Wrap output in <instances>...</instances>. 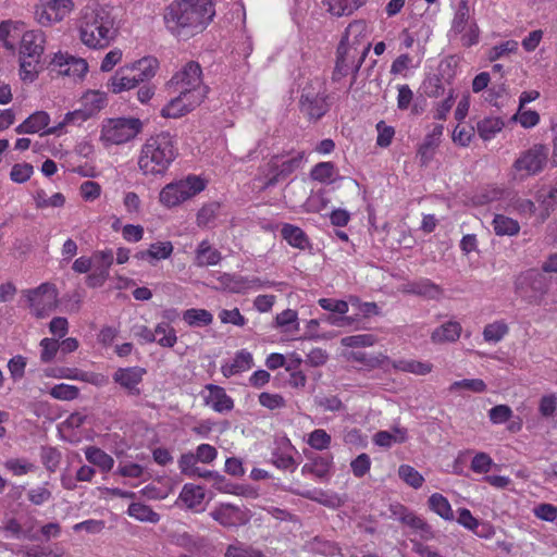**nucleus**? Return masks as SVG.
<instances>
[{"mask_svg": "<svg viewBox=\"0 0 557 557\" xmlns=\"http://www.w3.org/2000/svg\"><path fill=\"white\" fill-rule=\"evenodd\" d=\"M79 38L91 49H104L116 36L115 17L110 9L99 4L85 7L78 20Z\"/></svg>", "mask_w": 557, "mask_h": 557, "instance_id": "f257e3e1", "label": "nucleus"}, {"mask_svg": "<svg viewBox=\"0 0 557 557\" xmlns=\"http://www.w3.org/2000/svg\"><path fill=\"white\" fill-rule=\"evenodd\" d=\"M178 156L177 141L169 132L151 135L141 146L138 168L146 176L166 173Z\"/></svg>", "mask_w": 557, "mask_h": 557, "instance_id": "f03ea898", "label": "nucleus"}, {"mask_svg": "<svg viewBox=\"0 0 557 557\" xmlns=\"http://www.w3.org/2000/svg\"><path fill=\"white\" fill-rule=\"evenodd\" d=\"M214 14V8H205L199 4L195 8L184 0H174L165 8L163 21L172 34L189 37L201 32L212 21Z\"/></svg>", "mask_w": 557, "mask_h": 557, "instance_id": "7ed1b4c3", "label": "nucleus"}, {"mask_svg": "<svg viewBox=\"0 0 557 557\" xmlns=\"http://www.w3.org/2000/svg\"><path fill=\"white\" fill-rule=\"evenodd\" d=\"M169 89L175 94H186L189 98L203 101L209 87L203 84L202 69L196 61L186 62L168 82Z\"/></svg>", "mask_w": 557, "mask_h": 557, "instance_id": "20e7f679", "label": "nucleus"}, {"mask_svg": "<svg viewBox=\"0 0 557 557\" xmlns=\"http://www.w3.org/2000/svg\"><path fill=\"white\" fill-rule=\"evenodd\" d=\"M330 96L324 81L315 77L308 82L299 99V110L310 122L321 120L330 110Z\"/></svg>", "mask_w": 557, "mask_h": 557, "instance_id": "39448f33", "label": "nucleus"}, {"mask_svg": "<svg viewBox=\"0 0 557 557\" xmlns=\"http://www.w3.org/2000/svg\"><path fill=\"white\" fill-rule=\"evenodd\" d=\"M206 188V181L197 175L166 184L159 194V201L166 208L176 207Z\"/></svg>", "mask_w": 557, "mask_h": 557, "instance_id": "423d86ee", "label": "nucleus"}, {"mask_svg": "<svg viewBox=\"0 0 557 557\" xmlns=\"http://www.w3.org/2000/svg\"><path fill=\"white\" fill-rule=\"evenodd\" d=\"M141 129L143 122L139 119H110L103 123L100 138L106 146L122 145L134 139Z\"/></svg>", "mask_w": 557, "mask_h": 557, "instance_id": "0eeeda50", "label": "nucleus"}, {"mask_svg": "<svg viewBox=\"0 0 557 557\" xmlns=\"http://www.w3.org/2000/svg\"><path fill=\"white\" fill-rule=\"evenodd\" d=\"M515 292L529 304H539L548 290V280L536 269H529L517 275Z\"/></svg>", "mask_w": 557, "mask_h": 557, "instance_id": "6e6552de", "label": "nucleus"}, {"mask_svg": "<svg viewBox=\"0 0 557 557\" xmlns=\"http://www.w3.org/2000/svg\"><path fill=\"white\" fill-rule=\"evenodd\" d=\"M25 298L32 313L42 319L48 317L58 305V289L54 284L46 282L36 288L23 290Z\"/></svg>", "mask_w": 557, "mask_h": 557, "instance_id": "1a4fd4ad", "label": "nucleus"}, {"mask_svg": "<svg viewBox=\"0 0 557 557\" xmlns=\"http://www.w3.org/2000/svg\"><path fill=\"white\" fill-rule=\"evenodd\" d=\"M548 160V148L543 144L533 145L515 162L513 169L523 172V176H533L544 170Z\"/></svg>", "mask_w": 557, "mask_h": 557, "instance_id": "9d476101", "label": "nucleus"}, {"mask_svg": "<svg viewBox=\"0 0 557 557\" xmlns=\"http://www.w3.org/2000/svg\"><path fill=\"white\" fill-rule=\"evenodd\" d=\"M73 9L72 0H39L35 18L41 26L61 22Z\"/></svg>", "mask_w": 557, "mask_h": 557, "instance_id": "9b49d317", "label": "nucleus"}, {"mask_svg": "<svg viewBox=\"0 0 557 557\" xmlns=\"http://www.w3.org/2000/svg\"><path fill=\"white\" fill-rule=\"evenodd\" d=\"M146 369L141 367L119 368L112 375V380L129 396H139L141 389L139 387L143 382Z\"/></svg>", "mask_w": 557, "mask_h": 557, "instance_id": "f8f14e48", "label": "nucleus"}, {"mask_svg": "<svg viewBox=\"0 0 557 557\" xmlns=\"http://www.w3.org/2000/svg\"><path fill=\"white\" fill-rule=\"evenodd\" d=\"M53 70L61 75L67 76H83L87 70L88 64L84 59L75 58L69 53H57L51 61Z\"/></svg>", "mask_w": 557, "mask_h": 557, "instance_id": "ddd939ff", "label": "nucleus"}, {"mask_svg": "<svg viewBox=\"0 0 557 557\" xmlns=\"http://www.w3.org/2000/svg\"><path fill=\"white\" fill-rule=\"evenodd\" d=\"M202 102L189 98L186 94H177L161 110V115L166 119H178L191 112Z\"/></svg>", "mask_w": 557, "mask_h": 557, "instance_id": "4468645a", "label": "nucleus"}, {"mask_svg": "<svg viewBox=\"0 0 557 557\" xmlns=\"http://www.w3.org/2000/svg\"><path fill=\"white\" fill-rule=\"evenodd\" d=\"M45 42V34L41 30L25 32L20 42V57L41 58Z\"/></svg>", "mask_w": 557, "mask_h": 557, "instance_id": "2eb2a0df", "label": "nucleus"}, {"mask_svg": "<svg viewBox=\"0 0 557 557\" xmlns=\"http://www.w3.org/2000/svg\"><path fill=\"white\" fill-rule=\"evenodd\" d=\"M213 520L221 525L230 528L246 523L244 512L236 506L223 504L210 512Z\"/></svg>", "mask_w": 557, "mask_h": 557, "instance_id": "dca6fc26", "label": "nucleus"}, {"mask_svg": "<svg viewBox=\"0 0 557 557\" xmlns=\"http://www.w3.org/2000/svg\"><path fill=\"white\" fill-rule=\"evenodd\" d=\"M208 395L205 396V404L219 413L228 412L234 408V400L225 389L214 384L206 386Z\"/></svg>", "mask_w": 557, "mask_h": 557, "instance_id": "f3484780", "label": "nucleus"}, {"mask_svg": "<svg viewBox=\"0 0 557 557\" xmlns=\"http://www.w3.org/2000/svg\"><path fill=\"white\" fill-rule=\"evenodd\" d=\"M332 467L333 457L331 455H314L302 466L301 472L304 474H311L319 480H327L330 478Z\"/></svg>", "mask_w": 557, "mask_h": 557, "instance_id": "a211bd4d", "label": "nucleus"}, {"mask_svg": "<svg viewBox=\"0 0 557 557\" xmlns=\"http://www.w3.org/2000/svg\"><path fill=\"white\" fill-rule=\"evenodd\" d=\"M139 83L129 67H121L109 79L108 88L114 94H120L124 90H129L138 86Z\"/></svg>", "mask_w": 557, "mask_h": 557, "instance_id": "6ab92c4d", "label": "nucleus"}, {"mask_svg": "<svg viewBox=\"0 0 557 557\" xmlns=\"http://www.w3.org/2000/svg\"><path fill=\"white\" fill-rule=\"evenodd\" d=\"M405 293L421 296L428 299H437L443 289L429 278H419L405 285Z\"/></svg>", "mask_w": 557, "mask_h": 557, "instance_id": "aec40b11", "label": "nucleus"}, {"mask_svg": "<svg viewBox=\"0 0 557 557\" xmlns=\"http://www.w3.org/2000/svg\"><path fill=\"white\" fill-rule=\"evenodd\" d=\"M258 181L262 183L261 189L265 190L275 186L280 181L284 180L278 171L276 159H271L259 168Z\"/></svg>", "mask_w": 557, "mask_h": 557, "instance_id": "412c9836", "label": "nucleus"}, {"mask_svg": "<svg viewBox=\"0 0 557 557\" xmlns=\"http://www.w3.org/2000/svg\"><path fill=\"white\" fill-rule=\"evenodd\" d=\"M221 259V252L213 248L208 240H202L195 251V264L197 267L215 265Z\"/></svg>", "mask_w": 557, "mask_h": 557, "instance_id": "4be33fe9", "label": "nucleus"}, {"mask_svg": "<svg viewBox=\"0 0 557 557\" xmlns=\"http://www.w3.org/2000/svg\"><path fill=\"white\" fill-rule=\"evenodd\" d=\"M461 325L456 321H449L436 327L431 334V341L435 344L455 342L460 337Z\"/></svg>", "mask_w": 557, "mask_h": 557, "instance_id": "5701e85b", "label": "nucleus"}, {"mask_svg": "<svg viewBox=\"0 0 557 557\" xmlns=\"http://www.w3.org/2000/svg\"><path fill=\"white\" fill-rule=\"evenodd\" d=\"M281 236L290 246L305 250L310 246L309 238L306 233L298 226L285 223L281 228Z\"/></svg>", "mask_w": 557, "mask_h": 557, "instance_id": "b1692460", "label": "nucleus"}, {"mask_svg": "<svg viewBox=\"0 0 557 557\" xmlns=\"http://www.w3.org/2000/svg\"><path fill=\"white\" fill-rule=\"evenodd\" d=\"M159 62L156 58L147 57L135 62L129 69L134 71V74L139 83H147L150 81L157 72Z\"/></svg>", "mask_w": 557, "mask_h": 557, "instance_id": "393cba45", "label": "nucleus"}, {"mask_svg": "<svg viewBox=\"0 0 557 557\" xmlns=\"http://www.w3.org/2000/svg\"><path fill=\"white\" fill-rule=\"evenodd\" d=\"M273 158L276 159L278 171L285 180L296 170L301 168L305 161V152L299 151L290 157L275 154Z\"/></svg>", "mask_w": 557, "mask_h": 557, "instance_id": "a878e982", "label": "nucleus"}, {"mask_svg": "<svg viewBox=\"0 0 557 557\" xmlns=\"http://www.w3.org/2000/svg\"><path fill=\"white\" fill-rule=\"evenodd\" d=\"M505 126L504 121L496 116H486L476 123V132L483 140H490Z\"/></svg>", "mask_w": 557, "mask_h": 557, "instance_id": "bb28decb", "label": "nucleus"}, {"mask_svg": "<svg viewBox=\"0 0 557 557\" xmlns=\"http://www.w3.org/2000/svg\"><path fill=\"white\" fill-rule=\"evenodd\" d=\"M205 490L199 485L185 484L180 494V499L189 509H196L202 504L205 499Z\"/></svg>", "mask_w": 557, "mask_h": 557, "instance_id": "cd10ccee", "label": "nucleus"}, {"mask_svg": "<svg viewBox=\"0 0 557 557\" xmlns=\"http://www.w3.org/2000/svg\"><path fill=\"white\" fill-rule=\"evenodd\" d=\"M366 0H324L327 11L335 16L350 15Z\"/></svg>", "mask_w": 557, "mask_h": 557, "instance_id": "c85d7f7f", "label": "nucleus"}, {"mask_svg": "<svg viewBox=\"0 0 557 557\" xmlns=\"http://www.w3.org/2000/svg\"><path fill=\"white\" fill-rule=\"evenodd\" d=\"M85 457L90 463L99 467L104 472L110 471L114 466V459L109 454L95 446L85 449Z\"/></svg>", "mask_w": 557, "mask_h": 557, "instance_id": "c756f323", "label": "nucleus"}, {"mask_svg": "<svg viewBox=\"0 0 557 557\" xmlns=\"http://www.w3.org/2000/svg\"><path fill=\"white\" fill-rule=\"evenodd\" d=\"M163 348H172L177 343L176 331L169 322H160L156 325V341Z\"/></svg>", "mask_w": 557, "mask_h": 557, "instance_id": "7c9ffc66", "label": "nucleus"}, {"mask_svg": "<svg viewBox=\"0 0 557 557\" xmlns=\"http://www.w3.org/2000/svg\"><path fill=\"white\" fill-rule=\"evenodd\" d=\"M429 508L445 520H453L454 512L448 499L440 493L432 494L428 499Z\"/></svg>", "mask_w": 557, "mask_h": 557, "instance_id": "2f4dec72", "label": "nucleus"}, {"mask_svg": "<svg viewBox=\"0 0 557 557\" xmlns=\"http://www.w3.org/2000/svg\"><path fill=\"white\" fill-rule=\"evenodd\" d=\"M183 320L193 327H202L212 323L213 315L206 309H187L183 313Z\"/></svg>", "mask_w": 557, "mask_h": 557, "instance_id": "473e14b6", "label": "nucleus"}, {"mask_svg": "<svg viewBox=\"0 0 557 557\" xmlns=\"http://www.w3.org/2000/svg\"><path fill=\"white\" fill-rule=\"evenodd\" d=\"M127 513L141 522L158 523L160 515L152 510L148 505L141 503H132L128 506Z\"/></svg>", "mask_w": 557, "mask_h": 557, "instance_id": "72a5a7b5", "label": "nucleus"}, {"mask_svg": "<svg viewBox=\"0 0 557 557\" xmlns=\"http://www.w3.org/2000/svg\"><path fill=\"white\" fill-rule=\"evenodd\" d=\"M494 232L498 236H513L519 233V223L506 215L496 214L493 220Z\"/></svg>", "mask_w": 557, "mask_h": 557, "instance_id": "f704fd0d", "label": "nucleus"}, {"mask_svg": "<svg viewBox=\"0 0 557 557\" xmlns=\"http://www.w3.org/2000/svg\"><path fill=\"white\" fill-rule=\"evenodd\" d=\"M348 360L362 363L367 370H373L383 367L384 363L388 360V357L382 354L373 356L363 351H351L348 355Z\"/></svg>", "mask_w": 557, "mask_h": 557, "instance_id": "c9c22d12", "label": "nucleus"}, {"mask_svg": "<svg viewBox=\"0 0 557 557\" xmlns=\"http://www.w3.org/2000/svg\"><path fill=\"white\" fill-rule=\"evenodd\" d=\"M41 58L20 57V76L24 82H33L41 69Z\"/></svg>", "mask_w": 557, "mask_h": 557, "instance_id": "e433bc0d", "label": "nucleus"}, {"mask_svg": "<svg viewBox=\"0 0 557 557\" xmlns=\"http://www.w3.org/2000/svg\"><path fill=\"white\" fill-rule=\"evenodd\" d=\"M367 36V24L364 21H355L348 25L346 28L345 35L343 36L341 42H344V47L346 45H357L359 44L360 38H364Z\"/></svg>", "mask_w": 557, "mask_h": 557, "instance_id": "4c0bfd02", "label": "nucleus"}, {"mask_svg": "<svg viewBox=\"0 0 557 557\" xmlns=\"http://www.w3.org/2000/svg\"><path fill=\"white\" fill-rule=\"evenodd\" d=\"M394 368L404 372L417 375H425L432 371V364L417 360H398L394 362Z\"/></svg>", "mask_w": 557, "mask_h": 557, "instance_id": "58836bf2", "label": "nucleus"}, {"mask_svg": "<svg viewBox=\"0 0 557 557\" xmlns=\"http://www.w3.org/2000/svg\"><path fill=\"white\" fill-rule=\"evenodd\" d=\"M508 332L509 327L504 321H495L485 325L483 330V338L488 343H498Z\"/></svg>", "mask_w": 557, "mask_h": 557, "instance_id": "ea45409f", "label": "nucleus"}, {"mask_svg": "<svg viewBox=\"0 0 557 557\" xmlns=\"http://www.w3.org/2000/svg\"><path fill=\"white\" fill-rule=\"evenodd\" d=\"M89 117V113L83 110H75L73 112H67L62 122L58 125L48 128L44 134H59L63 127L67 124H81L82 122L87 121Z\"/></svg>", "mask_w": 557, "mask_h": 557, "instance_id": "a19ab883", "label": "nucleus"}, {"mask_svg": "<svg viewBox=\"0 0 557 557\" xmlns=\"http://www.w3.org/2000/svg\"><path fill=\"white\" fill-rule=\"evenodd\" d=\"M400 522H403L404 524H406L412 529L419 530L421 532L422 537H424L426 540L432 537V535H433L432 529L428 524V522L424 519H422L421 517L417 516L411 510H409L408 513H406L401 518Z\"/></svg>", "mask_w": 557, "mask_h": 557, "instance_id": "79ce46f5", "label": "nucleus"}, {"mask_svg": "<svg viewBox=\"0 0 557 557\" xmlns=\"http://www.w3.org/2000/svg\"><path fill=\"white\" fill-rule=\"evenodd\" d=\"M26 121L32 134L40 133L44 136V133L49 128L50 115L46 111H36Z\"/></svg>", "mask_w": 557, "mask_h": 557, "instance_id": "37998d69", "label": "nucleus"}, {"mask_svg": "<svg viewBox=\"0 0 557 557\" xmlns=\"http://www.w3.org/2000/svg\"><path fill=\"white\" fill-rule=\"evenodd\" d=\"M171 542L191 554L199 550L202 546L198 539L194 537L187 532L173 534L171 536Z\"/></svg>", "mask_w": 557, "mask_h": 557, "instance_id": "c03bdc74", "label": "nucleus"}, {"mask_svg": "<svg viewBox=\"0 0 557 557\" xmlns=\"http://www.w3.org/2000/svg\"><path fill=\"white\" fill-rule=\"evenodd\" d=\"M398 475L413 488H420L424 482L422 474L409 465H401L398 469Z\"/></svg>", "mask_w": 557, "mask_h": 557, "instance_id": "a18cd8bd", "label": "nucleus"}, {"mask_svg": "<svg viewBox=\"0 0 557 557\" xmlns=\"http://www.w3.org/2000/svg\"><path fill=\"white\" fill-rule=\"evenodd\" d=\"M40 459L49 472H54L60 465L61 453L54 447L44 446L40 449Z\"/></svg>", "mask_w": 557, "mask_h": 557, "instance_id": "49530a36", "label": "nucleus"}, {"mask_svg": "<svg viewBox=\"0 0 557 557\" xmlns=\"http://www.w3.org/2000/svg\"><path fill=\"white\" fill-rule=\"evenodd\" d=\"M224 557H264V555L252 546L237 543L227 546Z\"/></svg>", "mask_w": 557, "mask_h": 557, "instance_id": "de8ad7c7", "label": "nucleus"}, {"mask_svg": "<svg viewBox=\"0 0 557 557\" xmlns=\"http://www.w3.org/2000/svg\"><path fill=\"white\" fill-rule=\"evenodd\" d=\"M334 173L335 165L333 162H320L312 168L310 176L314 181L326 183L332 181Z\"/></svg>", "mask_w": 557, "mask_h": 557, "instance_id": "09e8293b", "label": "nucleus"}, {"mask_svg": "<svg viewBox=\"0 0 557 557\" xmlns=\"http://www.w3.org/2000/svg\"><path fill=\"white\" fill-rule=\"evenodd\" d=\"M297 320V312L292 309H286L276 315L275 325L284 331H298L299 324Z\"/></svg>", "mask_w": 557, "mask_h": 557, "instance_id": "8fccbe9b", "label": "nucleus"}, {"mask_svg": "<svg viewBox=\"0 0 557 557\" xmlns=\"http://www.w3.org/2000/svg\"><path fill=\"white\" fill-rule=\"evenodd\" d=\"M460 389H467L472 393H484L486 391V384L481 379H465L461 381H455L450 386V392Z\"/></svg>", "mask_w": 557, "mask_h": 557, "instance_id": "3c124183", "label": "nucleus"}, {"mask_svg": "<svg viewBox=\"0 0 557 557\" xmlns=\"http://www.w3.org/2000/svg\"><path fill=\"white\" fill-rule=\"evenodd\" d=\"M219 210V202H210L205 205L197 213V225L200 227L208 226L212 221H214Z\"/></svg>", "mask_w": 557, "mask_h": 557, "instance_id": "603ef678", "label": "nucleus"}, {"mask_svg": "<svg viewBox=\"0 0 557 557\" xmlns=\"http://www.w3.org/2000/svg\"><path fill=\"white\" fill-rule=\"evenodd\" d=\"M331 436L323 429H317L309 434L308 444L315 450H324L331 445Z\"/></svg>", "mask_w": 557, "mask_h": 557, "instance_id": "864d4df0", "label": "nucleus"}, {"mask_svg": "<svg viewBox=\"0 0 557 557\" xmlns=\"http://www.w3.org/2000/svg\"><path fill=\"white\" fill-rule=\"evenodd\" d=\"M50 395L60 400H73L78 397L79 389L74 385L61 383L50 389Z\"/></svg>", "mask_w": 557, "mask_h": 557, "instance_id": "5fc2aeb1", "label": "nucleus"}, {"mask_svg": "<svg viewBox=\"0 0 557 557\" xmlns=\"http://www.w3.org/2000/svg\"><path fill=\"white\" fill-rule=\"evenodd\" d=\"M376 338L372 334H358L343 337L341 344L345 347H370L373 346Z\"/></svg>", "mask_w": 557, "mask_h": 557, "instance_id": "6e6d98bb", "label": "nucleus"}, {"mask_svg": "<svg viewBox=\"0 0 557 557\" xmlns=\"http://www.w3.org/2000/svg\"><path fill=\"white\" fill-rule=\"evenodd\" d=\"M537 201L541 203L547 214L557 207V181L555 186L549 188V190L546 191L541 189L537 193Z\"/></svg>", "mask_w": 557, "mask_h": 557, "instance_id": "4d7b16f0", "label": "nucleus"}, {"mask_svg": "<svg viewBox=\"0 0 557 557\" xmlns=\"http://www.w3.org/2000/svg\"><path fill=\"white\" fill-rule=\"evenodd\" d=\"M511 120L519 122L524 128H531L539 124L540 114L533 110L523 111L522 108H519L518 112L512 115Z\"/></svg>", "mask_w": 557, "mask_h": 557, "instance_id": "13d9d810", "label": "nucleus"}, {"mask_svg": "<svg viewBox=\"0 0 557 557\" xmlns=\"http://www.w3.org/2000/svg\"><path fill=\"white\" fill-rule=\"evenodd\" d=\"M173 245L171 242H158L151 244L148 248V253L151 257V260H162L168 259L173 252Z\"/></svg>", "mask_w": 557, "mask_h": 557, "instance_id": "bf43d9fd", "label": "nucleus"}, {"mask_svg": "<svg viewBox=\"0 0 557 557\" xmlns=\"http://www.w3.org/2000/svg\"><path fill=\"white\" fill-rule=\"evenodd\" d=\"M423 90H424V94L431 98H437V97L442 96L445 90V88L443 86L442 78L438 77L437 75L428 77L423 82Z\"/></svg>", "mask_w": 557, "mask_h": 557, "instance_id": "052dcab7", "label": "nucleus"}, {"mask_svg": "<svg viewBox=\"0 0 557 557\" xmlns=\"http://www.w3.org/2000/svg\"><path fill=\"white\" fill-rule=\"evenodd\" d=\"M259 403L270 410L281 409L286 406V400L282 395L267 392L259 395Z\"/></svg>", "mask_w": 557, "mask_h": 557, "instance_id": "680f3d73", "label": "nucleus"}, {"mask_svg": "<svg viewBox=\"0 0 557 557\" xmlns=\"http://www.w3.org/2000/svg\"><path fill=\"white\" fill-rule=\"evenodd\" d=\"M34 172V168L30 163H17L14 164L10 177L15 183H25L28 181Z\"/></svg>", "mask_w": 557, "mask_h": 557, "instance_id": "e2e57ef3", "label": "nucleus"}, {"mask_svg": "<svg viewBox=\"0 0 557 557\" xmlns=\"http://www.w3.org/2000/svg\"><path fill=\"white\" fill-rule=\"evenodd\" d=\"M371 467V459L367 454H360L357 456L351 462L350 468L355 476L362 478L364 476Z\"/></svg>", "mask_w": 557, "mask_h": 557, "instance_id": "0e129e2a", "label": "nucleus"}, {"mask_svg": "<svg viewBox=\"0 0 557 557\" xmlns=\"http://www.w3.org/2000/svg\"><path fill=\"white\" fill-rule=\"evenodd\" d=\"M460 35V41L462 47L469 48L479 42L480 28L475 21H471L469 27Z\"/></svg>", "mask_w": 557, "mask_h": 557, "instance_id": "69168bd1", "label": "nucleus"}, {"mask_svg": "<svg viewBox=\"0 0 557 557\" xmlns=\"http://www.w3.org/2000/svg\"><path fill=\"white\" fill-rule=\"evenodd\" d=\"M533 513L537 519L553 522L557 519V506L548 503H542L534 507Z\"/></svg>", "mask_w": 557, "mask_h": 557, "instance_id": "338daca9", "label": "nucleus"}, {"mask_svg": "<svg viewBox=\"0 0 557 557\" xmlns=\"http://www.w3.org/2000/svg\"><path fill=\"white\" fill-rule=\"evenodd\" d=\"M512 416V410L507 405H497L490 409L488 417L494 424H502Z\"/></svg>", "mask_w": 557, "mask_h": 557, "instance_id": "774afa93", "label": "nucleus"}]
</instances>
